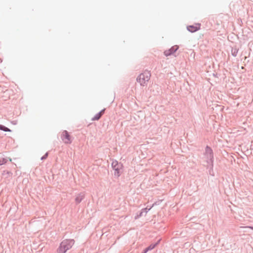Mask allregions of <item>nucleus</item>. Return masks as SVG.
<instances>
[{
	"mask_svg": "<svg viewBox=\"0 0 253 253\" xmlns=\"http://www.w3.org/2000/svg\"><path fill=\"white\" fill-rule=\"evenodd\" d=\"M75 243L73 239H66L63 240L60 243L59 247L57 249V253H66L70 250Z\"/></svg>",
	"mask_w": 253,
	"mask_h": 253,
	"instance_id": "obj_1",
	"label": "nucleus"
},
{
	"mask_svg": "<svg viewBox=\"0 0 253 253\" xmlns=\"http://www.w3.org/2000/svg\"><path fill=\"white\" fill-rule=\"evenodd\" d=\"M150 77V72L146 70L137 77L136 81L141 85L144 86L146 85V83L149 81Z\"/></svg>",
	"mask_w": 253,
	"mask_h": 253,
	"instance_id": "obj_2",
	"label": "nucleus"
},
{
	"mask_svg": "<svg viewBox=\"0 0 253 253\" xmlns=\"http://www.w3.org/2000/svg\"><path fill=\"white\" fill-rule=\"evenodd\" d=\"M204 156L207 164H211V168L214 160L213 153L212 149L209 146H207L205 148Z\"/></svg>",
	"mask_w": 253,
	"mask_h": 253,
	"instance_id": "obj_3",
	"label": "nucleus"
},
{
	"mask_svg": "<svg viewBox=\"0 0 253 253\" xmlns=\"http://www.w3.org/2000/svg\"><path fill=\"white\" fill-rule=\"evenodd\" d=\"M123 165L121 163H119L116 160L113 161L112 163V167L114 170V175L116 177H119L121 175V169Z\"/></svg>",
	"mask_w": 253,
	"mask_h": 253,
	"instance_id": "obj_4",
	"label": "nucleus"
},
{
	"mask_svg": "<svg viewBox=\"0 0 253 253\" xmlns=\"http://www.w3.org/2000/svg\"><path fill=\"white\" fill-rule=\"evenodd\" d=\"M61 138L65 144H71L72 143L71 136L67 130L63 131Z\"/></svg>",
	"mask_w": 253,
	"mask_h": 253,
	"instance_id": "obj_5",
	"label": "nucleus"
},
{
	"mask_svg": "<svg viewBox=\"0 0 253 253\" xmlns=\"http://www.w3.org/2000/svg\"><path fill=\"white\" fill-rule=\"evenodd\" d=\"M179 47L178 45H174L168 50H166L164 51V54L166 56H169L174 52H175L178 49Z\"/></svg>",
	"mask_w": 253,
	"mask_h": 253,
	"instance_id": "obj_6",
	"label": "nucleus"
},
{
	"mask_svg": "<svg viewBox=\"0 0 253 253\" xmlns=\"http://www.w3.org/2000/svg\"><path fill=\"white\" fill-rule=\"evenodd\" d=\"M200 29V24H198L196 26L189 25L187 27L188 31L191 33L195 32L198 31Z\"/></svg>",
	"mask_w": 253,
	"mask_h": 253,
	"instance_id": "obj_7",
	"label": "nucleus"
},
{
	"mask_svg": "<svg viewBox=\"0 0 253 253\" xmlns=\"http://www.w3.org/2000/svg\"><path fill=\"white\" fill-rule=\"evenodd\" d=\"M85 194L84 192L79 193L75 198V202L76 205L80 204L84 198Z\"/></svg>",
	"mask_w": 253,
	"mask_h": 253,
	"instance_id": "obj_8",
	"label": "nucleus"
},
{
	"mask_svg": "<svg viewBox=\"0 0 253 253\" xmlns=\"http://www.w3.org/2000/svg\"><path fill=\"white\" fill-rule=\"evenodd\" d=\"M105 112V109L101 110L99 113L96 114L94 117L92 118V121H97L100 119L101 116L104 114Z\"/></svg>",
	"mask_w": 253,
	"mask_h": 253,
	"instance_id": "obj_9",
	"label": "nucleus"
},
{
	"mask_svg": "<svg viewBox=\"0 0 253 253\" xmlns=\"http://www.w3.org/2000/svg\"><path fill=\"white\" fill-rule=\"evenodd\" d=\"M211 164H207V168L208 169H209V173L210 175L213 176L214 173L213 171V163H212V167L211 168Z\"/></svg>",
	"mask_w": 253,
	"mask_h": 253,
	"instance_id": "obj_10",
	"label": "nucleus"
},
{
	"mask_svg": "<svg viewBox=\"0 0 253 253\" xmlns=\"http://www.w3.org/2000/svg\"><path fill=\"white\" fill-rule=\"evenodd\" d=\"M238 52V49L237 47H233L231 50V54L234 57H236Z\"/></svg>",
	"mask_w": 253,
	"mask_h": 253,
	"instance_id": "obj_11",
	"label": "nucleus"
},
{
	"mask_svg": "<svg viewBox=\"0 0 253 253\" xmlns=\"http://www.w3.org/2000/svg\"><path fill=\"white\" fill-rule=\"evenodd\" d=\"M160 240H159L155 244H152L148 247L150 251L153 250L159 243Z\"/></svg>",
	"mask_w": 253,
	"mask_h": 253,
	"instance_id": "obj_12",
	"label": "nucleus"
},
{
	"mask_svg": "<svg viewBox=\"0 0 253 253\" xmlns=\"http://www.w3.org/2000/svg\"><path fill=\"white\" fill-rule=\"evenodd\" d=\"M0 130L4 131H11V130L5 126L0 125Z\"/></svg>",
	"mask_w": 253,
	"mask_h": 253,
	"instance_id": "obj_13",
	"label": "nucleus"
},
{
	"mask_svg": "<svg viewBox=\"0 0 253 253\" xmlns=\"http://www.w3.org/2000/svg\"><path fill=\"white\" fill-rule=\"evenodd\" d=\"M7 159L6 158H2L1 159H0V166H1L3 164H5L7 163Z\"/></svg>",
	"mask_w": 253,
	"mask_h": 253,
	"instance_id": "obj_14",
	"label": "nucleus"
},
{
	"mask_svg": "<svg viewBox=\"0 0 253 253\" xmlns=\"http://www.w3.org/2000/svg\"><path fill=\"white\" fill-rule=\"evenodd\" d=\"M151 208H152V207H150V208H148V207H147L146 208L142 209V211L144 212H145V213H146L148 212V211H149L150 210V209Z\"/></svg>",
	"mask_w": 253,
	"mask_h": 253,
	"instance_id": "obj_15",
	"label": "nucleus"
},
{
	"mask_svg": "<svg viewBox=\"0 0 253 253\" xmlns=\"http://www.w3.org/2000/svg\"><path fill=\"white\" fill-rule=\"evenodd\" d=\"M144 212L141 210V211L139 212V214H137L135 216V219H137L138 218H139L140 217L142 216L143 215V213Z\"/></svg>",
	"mask_w": 253,
	"mask_h": 253,
	"instance_id": "obj_16",
	"label": "nucleus"
},
{
	"mask_svg": "<svg viewBox=\"0 0 253 253\" xmlns=\"http://www.w3.org/2000/svg\"><path fill=\"white\" fill-rule=\"evenodd\" d=\"M48 153L46 152L42 157L41 159L42 160H45L47 158V157H48Z\"/></svg>",
	"mask_w": 253,
	"mask_h": 253,
	"instance_id": "obj_17",
	"label": "nucleus"
},
{
	"mask_svg": "<svg viewBox=\"0 0 253 253\" xmlns=\"http://www.w3.org/2000/svg\"><path fill=\"white\" fill-rule=\"evenodd\" d=\"M144 251H145V252L147 253V252H148V251H149L150 250H149V249H148V248L147 247V248H145V249L144 250Z\"/></svg>",
	"mask_w": 253,
	"mask_h": 253,
	"instance_id": "obj_18",
	"label": "nucleus"
},
{
	"mask_svg": "<svg viewBox=\"0 0 253 253\" xmlns=\"http://www.w3.org/2000/svg\"><path fill=\"white\" fill-rule=\"evenodd\" d=\"M247 228H249L252 230H253V226H247L246 227Z\"/></svg>",
	"mask_w": 253,
	"mask_h": 253,
	"instance_id": "obj_19",
	"label": "nucleus"
},
{
	"mask_svg": "<svg viewBox=\"0 0 253 253\" xmlns=\"http://www.w3.org/2000/svg\"><path fill=\"white\" fill-rule=\"evenodd\" d=\"M141 253H147L146 252H145L144 251H143V252H142Z\"/></svg>",
	"mask_w": 253,
	"mask_h": 253,
	"instance_id": "obj_20",
	"label": "nucleus"
},
{
	"mask_svg": "<svg viewBox=\"0 0 253 253\" xmlns=\"http://www.w3.org/2000/svg\"><path fill=\"white\" fill-rule=\"evenodd\" d=\"M2 62V60L0 58V63Z\"/></svg>",
	"mask_w": 253,
	"mask_h": 253,
	"instance_id": "obj_21",
	"label": "nucleus"
}]
</instances>
